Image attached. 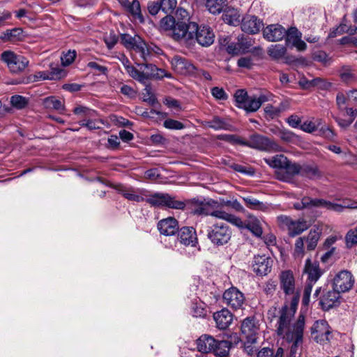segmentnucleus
I'll return each instance as SVG.
<instances>
[{"label":"nucleus","instance_id":"obj_1","mask_svg":"<svg viewBox=\"0 0 357 357\" xmlns=\"http://www.w3.org/2000/svg\"><path fill=\"white\" fill-rule=\"evenodd\" d=\"M293 311H285L282 315H279L277 322L276 332L278 335L289 342H292L290 356L295 357L297 347L303 342L305 327V317L300 314L298 319L292 323Z\"/></svg>","mask_w":357,"mask_h":357},{"label":"nucleus","instance_id":"obj_2","mask_svg":"<svg viewBox=\"0 0 357 357\" xmlns=\"http://www.w3.org/2000/svg\"><path fill=\"white\" fill-rule=\"evenodd\" d=\"M280 289L286 296H291L290 306L284 305L279 311V315H282L285 311L292 310L293 317L297 309L299 301V292L296 288L295 278L293 272L290 270L281 271L279 275Z\"/></svg>","mask_w":357,"mask_h":357},{"label":"nucleus","instance_id":"obj_3","mask_svg":"<svg viewBox=\"0 0 357 357\" xmlns=\"http://www.w3.org/2000/svg\"><path fill=\"white\" fill-rule=\"evenodd\" d=\"M187 26L185 32L190 31L191 34L189 38L183 39L182 43L192 45L196 40L202 46L208 47L214 42V33L208 26H199L195 22H189Z\"/></svg>","mask_w":357,"mask_h":357},{"label":"nucleus","instance_id":"obj_4","mask_svg":"<svg viewBox=\"0 0 357 357\" xmlns=\"http://www.w3.org/2000/svg\"><path fill=\"white\" fill-rule=\"evenodd\" d=\"M294 207L297 210L320 207L335 212H341L344 208H357V202H355L349 204L347 202L344 201L342 204H337L322 199H311L305 197L303 198L301 202L295 203Z\"/></svg>","mask_w":357,"mask_h":357},{"label":"nucleus","instance_id":"obj_5","mask_svg":"<svg viewBox=\"0 0 357 357\" xmlns=\"http://www.w3.org/2000/svg\"><path fill=\"white\" fill-rule=\"evenodd\" d=\"M188 23L185 21H176L175 18L170 15H167L160 21V27L165 31H169V35L176 41L182 43L183 39L189 38L191 34L190 31H188Z\"/></svg>","mask_w":357,"mask_h":357},{"label":"nucleus","instance_id":"obj_6","mask_svg":"<svg viewBox=\"0 0 357 357\" xmlns=\"http://www.w3.org/2000/svg\"><path fill=\"white\" fill-rule=\"evenodd\" d=\"M138 66H140L141 69H142V66L151 68V72H141L132 66L128 67L126 72L131 77L142 83H146L150 77L162 78L164 77H171L170 74L166 73L163 70L158 68L155 65L146 63L138 64Z\"/></svg>","mask_w":357,"mask_h":357},{"label":"nucleus","instance_id":"obj_7","mask_svg":"<svg viewBox=\"0 0 357 357\" xmlns=\"http://www.w3.org/2000/svg\"><path fill=\"white\" fill-rule=\"evenodd\" d=\"M145 201L150 205L155 207L183 209L185 206L184 202L177 200L175 197H172L167 193L147 194Z\"/></svg>","mask_w":357,"mask_h":357},{"label":"nucleus","instance_id":"obj_8","mask_svg":"<svg viewBox=\"0 0 357 357\" xmlns=\"http://www.w3.org/2000/svg\"><path fill=\"white\" fill-rule=\"evenodd\" d=\"M231 234L232 231L227 224L218 222L209 227L207 236L213 245L222 246L230 241Z\"/></svg>","mask_w":357,"mask_h":357},{"label":"nucleus","instance_id":"obj_9","mask_svg":"<svg viewBox=\"0 0 357 357\" xmlns=\"http://www.w3.org/2000/svg\"><path fill=\"white\" fill-rule=\"evenodd\" d=\"M246 144L248 147L268 153L283 151L282 147L277 142L259 134L250 135Z\"/></svg>","mask_w":357,"mask_h":357},{"label":"nucleus","instance_id":"obj_10","mask_svg":"<svg viewBox=\"0 0 357 357\" xmlns=\"http://www.w3.org/2000/svg\"><path fill=\"white\" fill-rule=\"evenodd\" d=\"M2 61L12 73L23 72L29 65V60L22 55L16 54L13 52L6 51L1 54Z\"/></svg>","mask_w":357,"mask_h":357},{"label":"nucleus","instance_id":"obj_11","mask_svg":"<svg viewBox=\"0 0 357 357\" xmlns=\"http://www.w3.org/2000/svg\"><path fill=\"white\" fill-rule=\"evenodd\" d=\"M241 335L247 344H255L257 342L259 334V324L254 317L245 318L241 324Z\"/></svg>","mask_w":357,"mask_h":357},{"label":"nucleus","instance_id":"obj_12","mask_svg":"<svg viewBox=\"0 0 357 357\" xmlns=\"http://www.w3.org/2000/svg\"><path fill=\"white\" fill-rule=\"evenodd\" d=\"M354 284V278L351 273L345 270L338 272L333 280V288L340 294L349 291Z\"/></svg>","mask_w":357,"mask_h":357},{"label":"nucleus","instance_id":"obj_13","mask_svg":"<svg viewBox=\"0 0 357 357\" xmlns=\"http://www.w3.org/2000/svg\"><path fill=\"white\" fill-rule=\"evenodd\" d=\"M312 335L315 341L319 344L327 343L331 337V330L325 320L317 321L311 328Z\"/></svg>","mask_w":357,"mask_h":357},{"label":"nucleus","instance_id":"obj_14","mask_svg":"<svg viewBox=\"0 0 357 357\" xmlns=\"http://www.w3.org/2000/svg\"><path fill=\"white\" fill-rule=\"evenodd\" d=\"M225 303L234 309H240L245 301L243 294L236 287H231L227 289L223 294Z\"/></svg>","mask_w":357,"mask_h":357},{"label":"nucleus","instance_id":"obj_15","mask_svg":"<svg viewBox=\"0 0 357 357\" xmlns=\"http://www.w3.org/2000/svg\"><path fill=\"white\" fill-rule=\"evenodd\" d=\"M273 263V259L265 255H256L252 261L253 271L260 276L266 275L271 272Z\"/></svg>","mask_w":357,"mask_h":357},{"label":"nucleus","instance_id":"obj_16","mask_svg":"<svg viewBox=\"0 0 357 357\" xmlns=\"http://www.w3.org/2000/svg\"><path fill=\"white\" fill-rule=\"evenodd\" d=\"M173 70L181 75L194 74L195 66L185 58L178 55L174 56L171 59Z\"/></svg>","mask_w":357,"mask_h":357},{"label":"nucleus","instance_id":"obj_17","mask_svg":"<svg viewBox=\"0 0 357 357\" xmlns=\"http://www.w3.org/2000/svg\"><path fill=\"white\" fill-rule=\"evenodd\" d=\"M116 190L126 199L132 202H144L145 201L146 197H147V190L144 189H135L133 188H127L123 185H118Z\"/></svg>","mask_w":357,"mask_h":357},{"label":"nucleus","instance_id":"obj_18","mask_svg":"<svg viewBox=\"0 0 357 357\" xmlns=\"http://www.w3.org/2000/svg\"><path fill=\"white\" fill-rule=\"evenodd\" d=\"M273 97L271 93L260 94L258 97L257 96H248L245 105H242V109L247 112H256L258 110L262 103L270 101Z\"/></svg>","mask_w":357,"mask_h":357},{"label":"nucleus","instance_id":"obj_19","mask_svg":"<svg viewBox=\"0 0 357 357\" xmlns=\"http://www.w3.org/2000/svg\"><path fill=\"white\" fill-rule=\"evenodd\" d=\"M178 231V240L181 243L192 247H196L198 245L196 231L193 227H184Z\"/></svg>","mask_w":357,"mask_h":357},{"label":"nucleus","instance_id":"obj_20","mask_svg":"<svg viewBox=\"0 0 357 357\" xmlns=\"http://www.w3.org/2000/svg\"><path fill=\"white\" fill-rule=\"evenodd\" d=\"M286 34V29L280 24H271L263 30L264 38L268 41L282 40Z\"/></svg>","mask_w":357,"mask_h":357},{"label":"nucleus","instance_id":"obj_21","mask_svg":"<svg viewBox=\"0 0 357 357\" xmlns=\"http://www.w3.org/2000/svg\"><path fill=\"white\" fill-rule=\"evenodd\" d=\"M157 227L160 234L167 236H173L178 231V221L172 217L160 220Z\"/></svg>","mask_w":357,"mask_h":357},{"label":"nucleus","instance_id":"obj_22","mask_svg":"<svg viewBox=\"0 0 357 357\" xmlns=\"http://www.w3.org/2000/svg\"><path fill=\"white\" fill-rule=\"evenodd\" d=\"M261 26V22L253 15L245 16L241 20V29L248 33L255 34L258 33Z\"/></svg>","mask_w":357,"mask_h":357},{"label":"nucleus","instance_id":"obj_23","mask_svg":"<svg viewBox=\"0 0 357 357\" xmlns=\"http://www.w3.org/2000/svg\"><path fill=\"white\" fill-rule=\"evenodd\" d=\"M340 293L333 289L324 294L320 301V305L324 310H328L337 306L340 304Z\"/></svg>","mask_w":357,"mask_h":357},{"label":"nucleus","instance_id":"obj_24","mask_svg":"<svg viewBox=\"0 0 357 357\" xmlns=\"http://www.w3.org/2000/svg\"><path fill=\"white\" fill-rule=\"evenodd\" d=\"M213 319L218 328L225 329L231 324L233 315L227 309H222L214 313Z\"/></svg>","mask_w":357,"mask_h":357},{"label":"nucleus","instance_id":"obj_25","mask_svg":"<svg viewBox=\"0 0 357 357\" xmlns=\"http://www.w3.org/2000/svg\"><path fill=\"white\" fill-rule=\"evenodd\" d=\"M342 116H349L348 119H343L340 116L335 117V120L340 127L342 128H347L354 122L356 116L357 115V109L353 107H346L343 109V111H340Z\"/></svg>","mask_w":357,"mask_h":357},{"label":"nucleus","instance_id":"obj_26","mask_svg":"<svg viewBox=\"0 0 357 357\" xmlns=\"http://www.w3.org/2000/svg\"><path fill=\"white\" fill-rule=\"evenodd\" d=\"M211 216L226 220L237 227H243L244 226L243 221L240 218L222 209L213 208Z\"/></svg>","mask_w":357,"mask_h":357},{"label":"nucleus","instance_id":"obj_27","mask_svg":"<svg viewBox=\"0 0 357 357\" xmlns=\"http://www.w3.org/2000/svg\"><path fill=\"white\" fill-rule=\"evenodd\" d=\"M304 272L307 274V280L313 283H315L321 275L319 264L312 262L310 259L305 261Z\"/></svg>","mask_w":357,"mask_h":357},{"label":"nucleus","instance_id":"obj_28","mask_svg":"<svg viewBox=\"0 0 357 357\" xmlns=\"http://www.w3.org/2000/svg\"><path fill=\"white\" fill-rule=\"evenodd\" d=\"M215 339L208 335H203L197 340V347L203 354L211 353L214 349Z\"/></svg>","mask_w":357,"mask_h":357},{"label":"nucleus","instance_id":"obj_29","mask_svg":"<svg viewBox=\"0 0 357 357\" xmlns=\"http://www.w3.org/2000/svg\"><path fill=\"white\" fill-rule=\"evenodd\" d=\"M200 4H204L212 14H219L224 11L227 0H196Z\"/></svg>","mask_w":357,"mask_h":357},{"label":"nucleus","instance_id":"obj_30","mask_svg":"<svg viewBox=\"0 0 357 357\" xmlns=\"http://www.w3.org/2000/svg\"><path fill=\"white\" fill-rule=\"evenodd\" d=\"M302 167L296 163H291L288 160L283 172H282L280 176H278V178L284 181H289L292 176L301 175Z\"/></svg>","mask_w":357,"mask_h":357},{"label":"nucleus","instance_id":"obj_31","mask_svg":"<svg viewBox=\"0 0 357 357\" xmlns=\"http://www.w3.org/2000/svg\"><path fill=\"white\" fill-rule=\"evenodd\" d=\"M222 17L225 23L232 26L238 25L242 20L239 11L233 8H227L224 10Z\"/></svg>","mask_w":357,"mask_h":357},{"label":"nucleus","instance_id":"obj_32","mask_svg":"<svg viewBox=\"0 0 357 357\" xmlns=\"http://www.w3.org/2000/svg\"><path fill=\"white\" fill-rule=\"evenodd\" d=\"M266 163L273 168L278 169V176H280L287 165L288 159L283 155H276L273 157L264 159Z\"/></svg>","mask_w":357,"mask_h":357},{"label":"nucleus","instance_id":"obj_33","mask_svg":"<svg viewBox=\"0 0 357 357\" xmlns=\"http://www.w3.org/2000/svg\"><path fill=\"white\" fill-rule=\"evenodd\" d=\"M60 70H59L56 73L55 72H47V71H39L33 75H31L27 78L26 82H17L15 84H20V83H29V82H37L38 80H45V79H54L59 78V73Z\"/></svg>","mask_w":357,"mask_h":357},{"label":"nucleus","instance_id":"obj_34","mask_svg":"<svg viewBox=\"0 0 357 357\" xmlns=\"http://www.w3.org/2000/svg\"><path fill=\"white\" fill-rule=\"evenodd\" d=\"M214 349L212 350L213 354L216 356L225 357L229 354L231 342L227 340H216L215 344L213 345Z\"/></svg>","mask_w":357,"mask_h":357},{"label":"nucleus","instance_id":"obj_35","mask_svg":"<svg viewBox=\"0 0 357 357\" xmlns=\"http://www.w3.org/2000/svg\"><path fill=\"white\" fill-rule=\"evenodd\" d=\"M246 206L250 209L258 210L261 211H268L270 209V206L267 203H264L252 197H246L243 198Z\"/></svg>","mask_w":357,"mask_h":357},{"label":"nucleus","instance_id":"obj_36","mask_svg":"<svg viewBox=\"0 0 357 357\" xmlns=\"http://www.w3.org/2000/svg\"><path fill=\"white\" fill-rule=\"evenodd\" d=\"M242 228L248 229L255 236L260 237L263 233L259 220L255 217L250 216L247 222H243Z\"/></svg>","mask_w":357,"mask_h":357},{"label":"nucleus","instance_id":"obj_37","mask_svg":"<svg viewBox=\"0 0 357 357\" xmlns=\"http://www.w3.org/2000/svg\"><path fill=\"white\" fill-rule=\"evenodd\" d=\"M308 227L307 222L303 220H292L288 229L289 234L291 236H297L307 230Z\"/></svg>","mask_w":357,"mask_h":357},{"label":"nucleus","instance_id":"obj_38","mask_svg":"<svg viewBox=\"0 0 357 357\" xmlns=\"http://www.w3.org/2000/svg\"><path fill=\"white\" fill-rule=\"evenodd\" d=\"M22 37V31L20 29H13L2 33L0 38L4 42L15 43Z\"/></svg>","mask_w":357,"mask_h":357},{"label":"nucleus","instance_id":"obj_39","mask_svg":"<svg viewBox=\"0 0 357 357\" xmlns=\"http://www.w3.org/2000/svg\"><path fill=\"white\" fill-rule=\"evenodd\" d=\"M286 52L287 48L281 44L272 45L267 50L268 54L274 59L283 58Z\"/></svg>","mask_w":357,"mask_h":357},{"label":"nucleus","instance_id":"obj_40","mask_svg":"<svg viewBox=\"0 0 357 357\" xmlns=\"http://www.w3.org/2000/svg\"><path fill=\"white\" fill-rule=\"evenodd\" d=\"M43 106L49 109L62 110L64 108L63 102L55 96H49L43 100Z\"/></svg>","mask_w":357,"mask_h":357},{"label":"nucleus","instance_id":"obj_41","mask_svg":"<svg viewBox=\"0 0 357 357\" xmlns=\"http://www.w3.org/2000/svg\"><path fill=\"white\" fill-rule=\"evenodd\" d=\"M304 241L307 246V249L312 250L317 247V243L320 238V233L316 230H310L307 236H304Z\"/></svg>","mask_w":357,"mask_h":357},{"label":"nucleus","instance_id":"obj_42","mask_svg":"<svg viewBox=\"0 0 357 357\" xmlns=\"http://www.w3.org/2000/svg\"><path fill=\"white\" fill-rule=\"evenodd\" d=\"M212 204H215L216 202L211 201L206 203H201L199 206L193 208L192 212L195 215L211 216L213 211Z\"/></svg>","mask_w":357,"mask_h":357},{"label":"nucleus","instance_id":"obj_43","mask_svg":"<svg viewBox=\"0 0 357 357\" xmlns=\"http://www.w3.org/2000/svg\"><path fill=\"white\" fill-rule=\"evenodd\" d=\"M125 8L137 18L140 22H144V17L141 12L140 3L137 0H132L131 2H129L128 6H126Z\"/></svg>","mask_w":357,"mask_h":357},{"label":"nucleus","instance_id":"obj_44","mask_svg":"<svg viewBox=\"0 0 357 357\" xmlns=\"http://www.w3.org/2000/svg\"><path fill=\"white\" fill-rule=\"evenodd\" d=\"M123 45L128 49L134 50L139 43L142 40L138 36H131L129 34H123L121 37Z\"/></svg>","mask_w":357,"mask_h":357},{"label":"nucleus","instance_id":"obj_45","mask_svg":"<svg viewBox=\"0 0 357 357\" xmlns=\"http://www.w3.org/2000/svg\"><path fill=\"white\" fill-rule=\"evenodd\" d=\"M209 128L214 130H229L231 126L224 119L215 116L212 120L206 123Z\"/></svg>","mask_w":357,"mask_h":357},{"label":"nucleus","instance_id":"obj_46","mask_svg":"<svg viewBox=\"0 0 357 357\" xmlns=\"http://www.w3.org/2000/svg\"><path fill=\"white\" fill-rule=\"evenodd\" d=\"M301 176L316 179L320 178L321 174L317 167L304 165L302 167Z\"/></svg>","mask_w":357,"mask_h":357},{"label":"nucleus","instance_id":"obj_47","mask_svg":"<svg viewBox=\"0 0 357 357\" xmlns=\"http://www.w3.org/2000/svg\"><path fill=\"white\" fill-rule=\"evenodd\" d=\"M302 34L296 28L291 27L288 30H286V43L287 45H293L296 40L301 38Z\"/></svg>","mask_w":357,"mask_h":357},{"label":"nucleus","instance_id":"obj_48","mask_svg":"<svg viewBox=\"0 0 357 357\" xmlns=\"http://www.w3.org/2000/svg\"><path fill=\"white\" fill-rule=\"evenodd\" d=\"M134 50L138 53L146 63L151 56L148 45L142 40Z\"/></svg>","mask_w":357,"mask_h":357},{"label":"nucleus","instance_id":"obj_49","mask_svg":"<svg viewBox=\"0 0 357 357\" xmlns=\"http://www.w3.org/2000/svg\"><path fill=\"white\" fill-rule=\"evenodd\" d=\"M192 313L195 317H204L207 314L206 305L200 301L193 303Z\"/></svg>","mask_w":357,"mask_h":357},{"label":"nucleus","instance_id":"obj_50","mask_svg":"<svg viewBox=\"0 0 357 357\" xmlns=\"http://www.w3.org/2000/svg\"><path fill=\"white\" fill-rule=\"evenodd\" d=\"M10 104L17 109L26 107L29 103V99L20 95H14L10 97Z\"/></svg>","mask_w":357,"mask_h":357},{"label":"nucleus","instance_id":"obj_51","mask_svg":"<svg viewBox=\"0 0 357 357\" xmlns=\"http://www.w3.org/2000/svg\"><path fill=\"white\" fill-rule=\"evenodd\" d=\"M283 349L278 348L276 353L274 354L273 351L269 348L264 347L258 351L257 357H282Z\"/></svg>","mask_w":357,"mask_h":357},{"label":"nucleus","instance_id":"obj_52","mask_svg":"<svg viewBox=\"0 0 357 357\" xmlns=\"http://www.w3.org/2000/svg\"><path fill=\"white\" fill-rule=\"evenodd\" d=\"M321 122V119H317L315 121H306L301 125V129L305 132L312 133L317 130Z\"/></svg>","mask_w":357,"mask_h":357},{"label":"nucleus","instance_id":"obj_53","mask_svg":"<svg viewBox=\"0 0 357 357\" xmlns=\"http://www.w3.org/2000/svg\"><path fill=\"white\" fill-rule=\"evenodd\" d=\"M304 238L299 237L296 240L294 250V256L296 258L302 259L305 254L304 250V244H305Z\"/></svg>","mask_w":357,"mask_h":357},{"label":"nucleus","instance_id":"obj_54","mask_svg":"<svg viewBox=\"0 0 357 357\" xmlns=\"http://www.w3.org/2000/svg\"><path fill=\"white\" fill-rule=\"evenodd\" d=\"M73 112L77 115L83 116L86 118L93 117L96 114L95 110L84 106H77L75 107Z\"/></svg>","mask_w":357,"mask_h":357},{"label":"nucleus","instance_id":"obj_55","mask_svg":"<svg viewBox=\"0 0 357 357\" xmlns=\"http://www.w3.org/2000/svg\"><path fill=\"white\" fill-rule=\"evenodd\" d=\"M162 10L165 13H171L177 5V0H160Z\"/></svg>","mask_w":357,"mask_h":357},{"label":"nucleus","instance_id":"obj_56","mask_svg":"<svg viewBox=\"0 0 357 357\" xmlns=\"http://www.w3.org/2000/svg\"><path fill=\"white\" fill-rule=\"evenodd\" d=\"M163 126L165 128L169 130H182L185 128L181 122L172 119H166L163 123Z\"/></svg>","mask_w":357,"mask_h":357},{"label":"nucleus","instance_id":"obj_57","mask_svg":"<svg viewBox=\"0 0 357 357\" xmlns=\"http://www.w3.org/2000/svg\"><path fill=\"white\" fill-rule=\"evenodd\" d=\"M346 244L348 248L357 245V227L350 229L345 236Z\"/></svg>","mask_w":357,"mask_h":357},{"label":"nucleus","instance_id":"obj_58","mask_svg":"<svg viewBox=\"0 0 357 357\" xmlns=\"http://www.w3.org/2000/svg\"><path fill=\"white\" fill-rule=\"evenodd\" d=\"M248 97V93L245 90L241 89L236 91L234 94L236 106L239 108H242V105H245Z\"/></svg>","mask_w":357,"mask_h":357},{"label":"nucleus","instance_id":"obj_59","mask_svg":"<svg viewBox=\"0 0 357 357\" xmlns=\"http://www.w3.org/2000/svg\"><path fill=\"white\" fill-rule=\"evenodd\" d=\"M340 76L341 79L346 83H350L354 80V75L348 67H344L341 70Z\"/></svg>","mask_w":357,"mask_h":357},{"label":"nucleus","instance_id":"obj_60","mask_svg":"<svg viewBox=\"0 0 357 357\" xmlns=\"http://www.w3.org/2000/svg\"><path fill=\"white\" fill-rule=\"evenodd\" d=\"M241 49L242 47L238 41L236 43H230L227 47V51L229 54L238 55L243 54Z\"/></svg>","mask_w":357,"mask_h":357},{"label":"nucleus","instance_id":"obj_61","mask_svg":"<svg viewBox=\"0 0 357 357\" xmlns=\"http://www.w3.org/2000/svg\"><path fill=\"white\" fill-rule=\"evenodd\" d=\"M75 56L76 53L75 51H68L61 58L62 64L65 66L71 64L74 61Z\"/></svg>","mask_w":357,"mask_h":357},{"label":"nucleus","instance_id":"obj_62","mask_svg":"<svg viewBox=\"0 0 357 357\" xmlns=\"http://www.w3.org/2000/svg\"><path fill=\"white\" fill-rule=\"evenodd\" d=\"M79 123L81 126L86 127L89 130L100 128V126L98 125V122L90 119L81 120Z\"/></svg>","mask_w":357,"mask_h":357},{"label":"nucleus","instance_id":"obj_63","mask_svg":"<svg viewBox=\"0 0 357 357\" xmlns=\"http://www.w3.org/2000/svg\"><path fill=\"white\" fill-rule=\"evenodd\" d=\"M319 135L329 139V140H333V139L335 137V133L333 132L332 129H331L328 126H323L321 127L319 130Z\"/></svg>","mask_w":357,"mask_h":357},{"label":"nucleus","instance_id":"obj_64","mask_svg":"<svg viewBox=\"0 0 357 357\" xmlns=\"http://www.w3.org/2000/svg\"><path fill=\"white\" fill-rule=\"evenodd\" d=\"M297 137L296 135L289 130L282 131L280 134V138L286 142H294Z\"/></svg>","mask_w":357,"mask_h":357}]
</instances>
